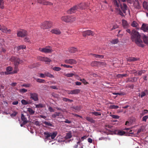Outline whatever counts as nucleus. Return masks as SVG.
Returning a JSON list of instances; mask_svg holds the SVG:
<instances>
[{
    "mask_svg": "<svg viewBox=\"0 0 148 148\" xmlns=\"http://www.w3.org/2000/svg\"><path fill=\"white\" fill-rule=\"evenodd\" d=\"M27 109V111L29 112V113L30 115H33L34 114L35 111L32 108H28Z\"/></svg>",
    "mask_w": 148,
    "mask_h": 148,
    "instance_id": "obj_21",
    "label": "nucleus"
},
{
    "mask_svg": "<svg viewBox=\"0 0 148 148\" xmlns=\"http://www.w3.org/2000/svg\"><path fill=\"white\" fill-rule=\"evenodd\" d=\"M143 6L144 8L146 9L148 11V3L145 1L143 2Z\"/></svg>",
    "mask_w": 148,
    "mask_h": 148,
    "instance_id": "obj_33",
    "label": "nucleus"
},
{
    "mask_svg": "<svg viewBox=\"0 0 148 148\" xmlns=\"http://www.w3.org/2000/svg\"><path fill=\"white\" fill-rule=\"evenodd\" d=\"M43 123L46 125L50 127L53 126L51 123H50V122L44 121L43 122Z\"/></svg>",
    "mask_w": 148,
    "mask_h": 148,
    "instance_id": "obj_36",
    "label": "nucleus"
},
{
    "mask_svg": "<svg viewBox=\"0 0 148 148\" xmlns=\"http://www.w3.org/2000/svg\"><path fill=\"white\" fill-rule=\"evenodd\" d=\"M44 134L46 138L48 139L51 136L50 133H49L48 132H45L44 133Z\"/></svg>",
    "mask_w": 148,
    "mask_h": 148,
    "instance_id": "obj_34",
    "label": "nucleus"
},
{
    "mask_svg": "<svg viewBox=\"0 0 148 148\" xmlns=\"http://www.w3.org/2000/svg\"><path fill=\"white\" fill-rule=\"evenodd\" d=\"M137 25V23L135 21H134L131 24L132 26L134 27H136Z\"/></svg>",
    "mask_w": 148,
    "mask_h": 148,
    "instance_id": "obj_52",
    "label": "nucleus"
},
{
    "mask_svg": "<svg viewBox=\"0 0 148 148\" xmlns=\"http://www.w3.org/2000/svg\"><path fill=\"white\" fill-rule=\"evenodd\" d=\"M122 25L124 28H127L129 26V25L127 21L125 20H122Z\"/></svg>",
    "mask_w": 148,
    "mask_h": 148,
    "instance_id": "obj_15",
    "label": "nucleus"
},
{
    "mask_svg": "<svg viewBox=\"0 0 148 148\" xmlns=\"http://www.w3.org/2000/svg\"><path fill=\"white\" fill-rule=\"evenodd\" d=\"M80 80V81H81L84 84H88V82H87L84 79H81Z\"/></svg>",
    "mask_w": 148,
    "mask_h": 148,
    "instance_id": "obj_59",
    "label": "nucleus"
},
{
    "mask_svg": "<svg viewBox=\"0 0 148 148\" xmlns=\"http://www.w3.org/2000/svg\"><path fill=\"white\" fill-rule=\"evenodd\" d=\"M143 39L144 43L148 44V37H147L145 35H144L143 37Z\"/></svg>",
    "mask_w": 148,
    "mask_h": 148,
    "instance_id": "obj_29",
    "label": "nucleus"
},
{
    "mask_svg": "<svg viewBox=\"0 0 148 148\" xmlns=\"http://www.w3.org/2000/svg\"><path fill=\"white\" fill-rule=\"evenodd\" d=\"M61 113L60 112H55L54 114L52 115V117L54 118H56L57 116H60Z\"/></svg>",
    "mask_w": 148,
    "mask_h": 148,
    "instance_id": "obj_35",
    "label": "nucleus"
},
{
    "mask_svg": "<svg viewBox=\"0 0 148 148\" xmlns=\"http://www.w3.org/2000/svg\"><path fill=\"white\" fill-rule=\"evenodd\" d=\"M135 77H134L133 78H128L126 79V82L127 83L130 82H135Z\"/></svg>",
    "mask_w": 148,
    "mask_h": 148,
    "instance_id": "obj_18",
    "label": "nucleus"
},
{
    "mask_svg": "<svg viewBox=\"0 0 148 148\" xmlns=\"http://www.w3.org/2000/svg\"><path fill=\"white\" fill-rule=\"evenodd\" d=\"M17 35L19 37H23L27 35V33L25 30L22 29L18 32Z\"/></svg>",
    "mask_w": 148,
    "mask_h": 148,
    "instance_id": "obj_10",
    "label": "nucleus"
},
{
    "mask_svg": "<svg viewBox=\"0 0 148 148\" xmlns=\"http://www.w3.org/2000/svg\"><path fill=\"white\" fill-rule=\"evenodd\" d=\"M31 86V84H23L21 85V86L22 87H30Z\"/></svg>",
    "mask_w": 148,
    "mask_h": 148,
    "instance_id": "obj_54",
    "label": "nucleus"
},
{
    "mask_svg": "<svg viewBox=\"0 0 148 148\" xmlns=\"http://www.w3.org/2000/svg\"><path fill=\"white\" fill-rule=\"evenodd\" d=\"M113 94L114 95H125V93L124 92H122V93H113Z\"/></svg>",
    "mask_w": 148,
    "mask_h": 148,
    "instance_id": "obj_58",
    "label": "nucleus"
},
{
    "mask_svg": "<svg viewBox=\"0 0 148 148\" xmlns=\"http://www.w3.org/2000/svg\"><path fill=\"white\" fill-rule=\"evenodd\" d=\"M94 57L98 59H102L104 58V56L100 55H97L95 54H91Z\"/></svg>",
    "mask_w": 148,
    "mask_h": 148,
    "instance_id": "obj_17",
    "label": "nucleus"
},
{
    "mask_svg": "<svg viewBox=\"0 0 148 148\" xmlns=\"http://www.w3.org/2000/svg\"><path fill=\"white\" fill-rule=\"evenodd\" d=\"M52 96L56 98H58L59 97V95L57 94L53 93L52 94Z\"/></svg>",
    "mask_w": 148,
    "mask_h": 148,
    "instance_id": "obj_63",
    "label": "nucleus"
},
{
    "mask_svg": "<svg viewBox=\"0 0 148 148\" xmlns=\"http://www.w3.org/2000/svg\"><path fill=\"white\" fill-rule=\"evenodd\" d=\"M139 60V58H136L134 57L130 58L129 59V61H135L138 60Z\"/></svg>",
    "mask_w": 148,
    "mask_h": 148,
    "instance_id": "obj_38",
    "label": "nucleus"
},
{
    "mask_svg": "<svg viewBox=\"0 0 148 148\" xmlns=\"http://www.w3.org/2000/svg\"><path fill=\"white\" fill-rule=\"evenodd\" d=\"M92 114L96 116H100L101 114V113L98 112H92Z\"/></svg>",
    "mask_w": 148,
    "mask_h": 148,
    "instance_id": "obj_51",
    "label": "nucleus"
},
{
    "mask_svg": "<svg viewBox=\"0 0 148 148\" xmlns=\"http://www.w3.org/2000/svg\"><path fill=\"white\" fill-rule=\"evenodd\" d=\"M42 4L44 5H52L53 3L51 2L43 0Z\"/></svg>",
    "mask_w": 148,
    "mask_h": 148,
    "instance_id": "obj_27",
    "label": "nucleus"
},
{
    "mask_svg": "<svg viewBox=\"0 0 148 148\" xmlns=\"http://www.w3.org/2000/svg\"><path fill=\"white\" fill-rule=\"evenodd\" d=\"M38 50L41 52L45 53H50L53 51L52 49L50 48H39Z\"/></svg>",
    "mask_w": 148,
    "mask_h": 148,
    "instance_id": "obj_11",
    "label": "nucleus"
},
{
    "mask_svg": "<svg viewBox=\"0 0 148 148\" xmlns=\"http://www.w3.org/2000/svg\"><path fill=\"white\" fill-rule=\"evenodd\" d=\"M91 65L92 66H98V61H94L92 62L91 64Z\"/></svg>",
    "mask_w": 148,
    "mask_h": 148,
    "instance_id": "obj_26",
    "label": "nucleus"
},
{
    "mask_svg": "<svg viewBox=\"0 0 148 148\" xmlns=\"http://www.w3.org/2000/svg\"><path fill=\"white\" fill-rule=\"evenodd\" d=\"M45 75L46 76L50 78L54 77V76L53 75L51 74L50 73L47 72H45Z\"/></svg>",
    "mask_w": 148,
    "mask_h": 148,
    "instance_id": "obj_30",
    "label": "nucleus"
},
{
    "mask_svg": "<svg viewBox=\"0 0 148 148\" xmlns=\"http://www.w3.org/2000/svg\"><path fill=\"white\" fill-rule=\"evenodd\" d=\"M84 3H80L77 5L78 7H79V9H85V7H84Z\"/></svg>",
    "mask_w": 148,
    "mask_h": 148,
    "instance_id": "obj_31",
    "label": "nucleus"
},
{
    "mask_svg": "<svg viewBox=\"0 0 148 148\" xmlns=\"http://www.w3.org/2000/svg\"><path fill=\"white\" fill-rule=\"evenodd\" d=\"M131 38L133 41L135 43L139 46L143 47L144 45L143 43V41L140 39V35L138 32L135 30H133L131 34Z\"/></svg>",
    "mask_w": 148,
    "mask_h": 148,
    "instance_id": "obj_2",
    "label": "nucleus"
},
{
    "mask_svg": "<svg viewBox=\"0 0 148 148\" xmlns=\"http://www.w3.org/2000/svg\"><path fill=\"white\" fill-rule=\"evenodd\" d=\"M53 69L55 71H59L61 70V68L58 67H54L53 68Z\"/></svg>",
    "mask_w": 148,
    "mask_h": 148,
    "instance_id": "obj_49",
    "label": "nucleus"
},
{
    "mask_svg": "<svg viewBox=\"0 0 148 148\" xmlns=\"http://www.w3.org/2000/svg\"><path fill=\"white\" fill-rule=\"evenodd\" d=\"M78 9L79 7H78L77 5H75L68 10L67 12L68 14H71L75 12Z\"/></svg>",
    "mask_w": 148,
    "mask_h": 148,
    "instance_id": "obj_9",
    "label": "nucleus"
},
{
    "mask_svg": "<svg viewBox=\"0 0 148 148\" xmlns=\"http://www.w3.org/2000/svg\"><path fill=\"white\" fill-rule=\"evenodd\" d=\"M64 75L68 77H72L74 75V74L73 73L64 74Z\"/></svg>",
    "mask_w": 148,
    "mask_h": 148,
    "instance_id": "obj_44",
    "label": "nucleus"
},
{
    "mask_svg": "<svg viewBox=\"0 0 148 148\" xmlns=\"http://www.w3.org/2000/svg\"><path fill=\"white\" fill-rule=\"evenodd\" d=\"M0 30L2 32L8 34H10L11 32L10 29H7L6 27L3 25H0Z\"/></svg>",
    "mask_w": 148,
    "mask_h": 148,
    "instance_id": "obj_7",
    "label": "nucleus"
},
{
    "mask_svg": "<svg viewBox=\"0 0 148 148\" xmlns=\"http://www.w3.org/2000/svg\"><path fill=\"white\" fill-rule=\"evenodd\" d=\"M51 61V60L49 58L47 57H45L44 61L47 64L48 63H49Z\"/></svg>",
    "mask_w": 148,
    "mask_h": 148,
    "instance_id": "obj_41",
    "label": "nucleus"
},
{
    "mask_svg": "<svg viewBox=\"0 0 148 148\" xmlns=\"http://www.w3.org/2000/svg\"><path fill=\"white\" fill-rule=\"evenodd\" d=\"M86 119L87 120L91 123H94L95 121L93 119L90 117H86Z\"/></svg>",
    "mask_w": 148,
    "mask_h": 148,
    "instance_id": "obj_24",
    "label": "nucleus"
},
{
    "mask_svg": "<svg viewBox=\"0 0 148 148\" xmlns=\"http://www.w3.org/2000/svg\"><path fill=\"white\" fill-rule=\"evenodd\" d=\"M63 122H64L66 123L70 124L71 123L72 121H69L67 119H65V120L64 121H62Z\"/></svg>",
    "mask_w": 148,
    "mask_h": 148,
    "instance_id": "obj_60",
    "label": "nucleus"
},
{
    "mask_svg": "<svg viewBox=\"0 0 148 148\" xmlns=\"http://www.w3.org/2000/svg\"><path fill=\"white\" fill-rule=\"evenodd\" d=\"M98 66H105L106 64L104 62H99L98 61Z\"/></svg>",
    "mask_w": 148,
    "mask_h": 148,
    "instance_id": "obj_46",
    "label": "nucleus"
},
{
    "mask_svg": "<svg viewBox=\"0 0 148 148\" xmlns=\"http://www.w3.org/2000/svg\"><path fill=\"white\" fill-rule=\"evenodd\" d=\"M118 27V25H114L113 26L112 28L111 29V30L112 31L113 29H115Z\"/></svg>",
    "mask_w": 148,
    "mask_h": 148,
    "instance_id": "obj_61",
    "label": "nucleus"
},
{
    "mask_svg": "<svg viewBox=\"0 0 148 148\" xmlns=\"http://www.w3.org/2000/svg\"><path fill=\"white\" fill-rule=\"evenodd\" d=\"M145 71L144 70L140 71L138 73V75L140 76L142 74L144 73Z\"/></svg>",
    "mask_w": 148,
    "mask_h": 148,
    "instance_id": "obj_57",
    "label": "nucleus"
},
{
    "mask_svg": "<svg viewBox=\"0 0 148 148\" xmlns=\"http://www.w3.org/2000/svg\"><path fill=\"white\" fill-rule=\"evenodd\" d=\"M19 91L21 93H24L26 92L27 91V90L26 89L23 88L20 89Z\"/></svg>",
    "mask_w": 148,
    "mask_h": 148,
    "instance_id": "obj_48",
    "label": "nucleus"
},
{
    "mask_svg": "<svg viewBox=\"0 0 148 148\" xmlns=\"http://www.w3.org/2000/svg\"><path fill=\"white\" fill-rule=\"evenodd\" d=\"M141 29L144 32H148V25L143 24L141 27Z\"/></svg>",
    "mask_w": 148,
    "mask_h": 148,
    "instance_id": "obj_13",
    "label": "nucleus"
},
{
    "mask_svg": "<svg viewBox=\"0 0 148 148\" xmlns=\"http://www.w3.org/2000/svg\"><path fill=\"white\" fill-rule=\"evenodd\" d=\"M77 51V49L73 47H71L69 49V51L71 53H75Z\"/></svg>",
    "mask_w": 148,
    "mask_h": 148,
    "instance_id": "obj_19",
    "label": "nucleus"
},
{
    "mask_svg": "<svg viewBox=\"0 0 148 148\" xmlns=\"http://www.w3.org/2000/svg\"><path fill=\"white\" fill-rule=\"evenodd\" d=\"M71 108L78 111L80 110V107L79 106H73Z\"/></svg>",
    "mask_w": 148,
    "mask_h": 148,
    "instance_id": "obj_47",
    "label": "nucleus"
},
{
    "mask_svg": "<svg viewBox=\"0 0 148 148\" xmlns=\"http://www.w3.org/2000/svg\"><path fill=\"white\" fill-rule=\"evenodd\" d=\"M21 102L24 105H26L27 104L31 103V102L30 101H29L28 102L24 99H22L21 100Z\"/></svg>",
    "mask_w": 148,
    "mask_h": 148,
    "instance_id": "obj_25",
    "label": "nucleus"
},
{
    "mask_svg": "<svg viewBox=\"0 0 148 148\" xmlns=\"http://www.w3.org/2000/svg\"><path fill=\"white\" fill-rule=\"evenodd\" d=\"M39 75L40 76H39L41 78H45L46 76L45 73V74L40 73Z\"/></svg>",
    "mask_w": 148,
    "mask_h": 148,
    "instance_id": "obj_62",
    "label": "nucleus"
},
{
    "mask_svg": "<svg viewBox=\"0 0 148 148\" xmlns=\"http://www.w3.org/2000/svg\"><path fill=\"white\" fill-rule=\"evenodd\" d=\"M12 68L11 66H8L6 68V70L7 72H10L12 70Z\"/></svg>",
    "mask_w": 148,
    "mask_h": 148,
    "instance_id": "obj_56",
    "label": "nucleus"
},
{
    "mask_svg": "<svg viewBox=\"0 0 148 148\" xmlns=\"http://www.w3.org/2000/svg\"><path fill=\"white\" fill-rule=\"evenodd\" d=\"M148 119V115L144 116L142 118V121L144 122H146Z\"/></svg>",
    "mask_w": 148,
    "mask_h": 148,
    "instance_id": "obj_50",
    "label": "nucleus"
},
{
    "mask_svg": "<svg viewBox=\"0 0 148 148\" xmlns=\"http://www.w3.org/2000/svg\"><path fill=\"white\" fill-rule=\"evenodd\" d=\"M51 137V139H53L56 136L57 133L56 132H54L52 133H50Z\"/></svg>",
    "mask_w": 148,
    "mask_h": 148,
    "instance_id": "obj_23",
    "label": "nucleus"
},
{
    "mask_svg": "<svg viewBox=\"0 0 148 148\" xmlns=\"http://www.w3.org/2000/svg\"><path fill=\"white\" fill-rule=\"evenodd\" d=\"M36 107V108H42L44 106L41 103H39L37 105H35Z\"/></svg>",
    "mask_w": 148,
    "mask_h": 148,
    "instance_id": "obj_55",
    "label": "nucleus"
},
{
    "mask_svg": "<svg viewBox=\"0 0 148 148\" xmlns=\"http://www.w3.org/2000/svg\"><path fill=\"white\" fill-rule=\"evenodd\" d=\"M125 133V132L123 131L119 130L117 132V134L119 135L122 136Z\"/></svg>",
    "mask_w": 148,
    "mask_h": 148,
    "instance_id": "obj_42",
    "label": "nucleus"
},
{
    "mask_svg": "<svg viewBox=\"0 0 148 148\" xmlns=\"http://www.w3.org/2000/svg\"><path fill=\"white\" fill-rule=\"evenodd\" d=\"M128 75L126 74H119L116 75L117 77L118 78L123 77H126L128 76Z\"/></svg>",
    "mask_w": 148,
    "mask_h": 148,
    "instance_id": "obj_32",
    "label": "nucleus"
},
{
    "mask_svg": "<svg viewBox=\"0 0 148 148\" xmlns=\"http://www.w3.org/2000/svg\"><path fill=\"white\" fill-rule=\"evenodd\" d=\"M110 116L113 118L114 119H118L119 118V116L118 115H116L113 114L110 115Z\"/></svg>",
    "mask_w": 148,
    "mask_h": 148,
    "instance_id": "obj_53",
    "label": "nucleus"
},
{
    "mask_svg": "<svg viewBox=\"0 0 148 148\" xmlns=\"http://www.w3.org/2000/svg\"><path fill=\"white\" fill-rule=\"evenodd\" d=\"M148 113V110H144L142 111L141 113H140V115L141 116H143L145 114H147Z\"/></svg>",
    "mask_w": 148,
    "mask_h": 148,
    "instance_id": "obj_39",
    "label": "nucleus"
},
{
    "mask_svg": "<svg viewBox=\"0 0 148 148\" xmlns=\"http://www.w3.org/2000/svg\"><path fill=\"white\" fill-rule=\"evenodd\" d=\"M21 119L23 122L27 123H28V121L27 120V119L26 117H25L24 115L23 114H21Z\"/></svg>",
    "mask_w": 148,
    "mask_h": 148,
    "instance_id": "obj_20",
    "label": "nucleus"
},
{
    "mask_svg": "<svg viewBox=\"0 0 148 148\" xmlns=\"http://www.w3.org/2000/svg\"><path fill=\"white\" fill-rule=\"evenodd\" d=\"M4 3L3 0H0V8L3 9L4 8Z\"/></svg>",
    "mask_w": 148,
    "mask_h": 148,
    "instance_id": "obj_28",
    "label": "nucleus"
},
{
    "mask_svg": "<svg viewBox=\"0 0 148 148\" xmlns=\"http://www.w3.org/2000/svg\"><path fill=\"white\" fill-rule=\"evenodd\" d=\"M95 34L91 30H88L82 32V34L84 37H86V36H93Z\"/></svg>",
    "mask_w": 148,
    "mask_h": 148,
    "instance_id": "obj_6",
    "label": "nucleus"
},
{
    "mask_svg": "<svg viewBox=\"0 0 148 148\" xmlns=\"http://www.w3.org/2000/svg\"><path fill=\"white\" fill-rule=\"evenodd\" d=\"M52 23L51 21H46L43 22L41 25V27L43 29L50 28L52 26Z\"/></svg>",
    "mask_w": 148,
    "mask_h": 148,
    "instance_id": "obj_5",
    "label": "nucleus"
},
{
    "mask_svg": "<svg viewBox=\"0 0 148 148\" xmlns=\"http://www.w3.org/2000/svg\"><path fill=\"white\" fill-rule=\"evenodd\" d=\"M51 32L52 33L57 35L60 34L61 32L60 30L57 29H54L52 30Z\"/></svg>",
    "mask_w": 148,
    "mask_h": 148,
    "instance_id": "obj_14",
    "label": "nucleus"
},
{
    "mask_svg": "<svg viewBox=\"0 0 148 148\" xmlns=\"http://www.w3.org/2000/svg\"><path fill=\"white\" fill-rule=\"evenodd\" d=\"M18 66H15L14 70L13 71V73H17V72L18 71Z\"/></svg>",
    "mask_w": 148,
    "mask_h": 148,
    "instance_id": "obj_45",
    "label": "nucleus"
},
{
    "mask_svg": "<svg viewBox=\"0 0 148 148\" xmlns=\"http://www.w3.org/2000/svg\"><path fill=\"white\" fill-rule=\"evenodd\" d=\"M10 60L12 62H14L15 66H18L19 64L22 63L23 61L21 60L18 58L12 57L10 59Z\"/></svg>",
    "mask_w": 148,
    "mask_h": 148,
    "instance_id": "obj_4",
    "label": "nucleus"
},
{
    "mask_svg": "<svg viewBox=\"0 0 148 148\" xmlns=\"http://www.w3.org/2000/svg\"><path fill=\"white\" fill-rule=\"evenodd\" d=\"M118 42L119 40L118 39L113 40L111 41V42L113 44H116Z\"/></svg>",
    "mask_w": 148,
    "mask_h": 148,
    "instance_id": "obj_43",
    "label": "nucleus"
},
{
    "mask_svg": "<svg viewBox=\"0 0 148 148\" xmlns=\"http://www.w3.org/2000/svg\"><path fill=\"white\" fill-rule=\"evenodd\" d=\"M30 98L34 101H36L38 100V95L37 93H30Z\"/></svg>",
    "mask_w": 148,
    "mask_h": 148,
    "instance_id": "obj_8",
    "label": "nucleus"
},
{
    "mask_svg": "<svg viewBox=\"0 0 148 148\" xmlns=\"http://www.w3.org/2000/svg\"><path fill=\"white\" fill-rule=\"evenodd\" d=\"M118 106L114 105H111L109 106V108L111 109H116L119 108Z\"/></svg>",
    "mask_w": 148,
    "mask_h": 148,
    "instance_id": "obj_37",
    "label": "nucleus"
},
{
    "mask_svg": "<svg viewBox=\"0 0 148 148\" xmlns=\"http://www.w3.org/2000/svg\"><path fill=\"white\" fill-rule=\"evenodd\" d=\"M17 113L16 112H13V113L11 115H10V116H11V117H13V116H15L17 114Z\"/></svg>",
    "mask_w": 148,
    "mask_h": 148,
    "instance_id": "obj_64",
    "label": "nucleus"
},
{
    "mask_svg": "<svg viewBox=\"0 0 148 148\" xmlns=\"http://www.w3.org/2000/svg\"><path fill=\"white\" fill-rule=\"evenodd\" d=\"M36 81L40 83H44L45 81L44 79H36Z\"/></svg>",
    "mask_w": 148,
    "mask_h": 148,
    "instance_id": "obj_40",
    "label": "nucleus"
},
{
    "mask_svg": "<svg viewBox=\"0 0 148 148\" xmlns=\"http://www.w3.org/2000/svg\"><path fill=\"white\" fill-rule=\"evenodd\" d=\"M80 91V90L79 89H75L72 90V94H78Z\"/></svg>",
    "mask_w": 148,
    "mask_h": 148,
    "instance_id": "obj_22",
    "label": "nucleus"
},
{
    "mask_svg": "<svg viewBox=\"0 0 148 148\" xmlns=\"http://www.w3.org/2000/svg\"><path fill=\"white\" fill-rule=\"evenodd\" d=\"M64 62L66 64H76L77 63V61L73 59H66L64 60Z\"/></svg>",
    "mask_w": 148,
    "mask_h": 148,
    "instance_id": "obj_12",
    "label": "nucleus"
},
{
    "mask_svg": "<svg viewBox=\"0 0 148 148\" xmlns=\"http://www.w3.org/2000/svg\"><path fill=\"white\" fill-rule=\"evenodd\" d=\"M61 19L66 22H71L75 20V17L71 15L64 16L61 17Z\"/></svg>",
    "mask_w": 148,
    "mask_h": 148,
    "instance_id": "obj_3",
    "label": "nucleus"
},
{
    "mask_svg": "<svg viewBox=\"0 0 148 148\" xmlns=\"http://www.w3.org/2000/svg\"><path fill=\"white\" fill-rule=\"evenodd\" d=\"M112 3L115 7L116 12L122 16H124V15L123 13H125L126 10H127V6L125 3H122L121 1L124 2L125 0H112Z\"/></svg>",
    "mask_w": 148,
    "mask_h": 148,
    "instance_id": "obj_1",
    "label": "nucleus"
},
{
    "mask_svg": "<svg viewBox=\"0 0 148 148\" xmlns=\"http://www.w3.org/2000/svg\"><path fill=\"white\" fill-rule=\"evenodd\" d=\"M72 137L71 132L69 131L66 134V135L65 137V138L66 139H69L71 138Z\"/></svg>",
    "mask_w": 148,
    "mask_h": 148,
    "instance_id": "obj_16",
    "label": "nucleus"
}]
</instances>
